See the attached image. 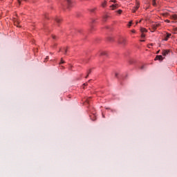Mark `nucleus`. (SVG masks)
<instances>
[{
  "label": "nucleus",
  "instance_id": "f257e3e1",
  "mask_svg": "<svg viewBox=\"0 0 177 177\" xmlns=\"http://www.w3.org/2000/svg\"><path fill=\"white\" fill-rule=\"evenodd\" d=\"M159 26H160V24H152L151 28H152V30H151V32H154V31H156V30H157V28H158Z\"/></svg>",
  "mask_w": 177,
  "mask_h": 177
},
{
  "label": "nucleus",
  "instance_id": "f03ea898",
  "mask_svg": "<svg viewBox=\"0 0 177 177\" xmlns=\"http://www.w3.org/2000/svg\"><path fill=\"white\" fill-rule=\"evenodd\" d=\"M118 43L120 45H125V44H127V39H125L124 37H121Z\"/></svg>",
  "mask_w": 177,
  "mask_h": 177
},
{
  "label": "nucleus",
  "instance_id": "7ed1b4c3",
  "mask_svg": "<svg viewBox=\"0 0 177 177\" xmlns=\"http://www.w3.org/2000/svg\"><path fill=\"white\" fill-rule=\"evenodd\" d=\"M66 2L68 9H70V8H73V1H71V0H66Z\"/></svg>",
  "mask_w": 177,
  "mask_h": 177
},
{
  "label": "nucleus",
  "instance_id": "20e7f679",
  "mask_svg": "<svg viewBox=\"0 0 177 177\" xmlns=\"http://www.w3.org/2000/svg\"><path fill=\"white\" fill-rule=\"evenodd\" d=\"M139 6H140L139 3H136V6L134 7V8L132 10L133 13H135V12H136V10L139 9Z\"/></svg>",
  "mask_w": 177,
  "mask_h": 177
},
{
  "label": "nucleus",
  "instance_id": "39448f33",
  "mask_svg": "<svg viewBox=\"0 0 177 177\" xmlns=\"http://www.w3.org/2000/svg\"><path fill=\"white\" fill-rule=\"evenodd\" d=\"M110 8L112 10H114L115 9H117V8H118V4H113L110 6Z\"/></svg>",
  "mask_w": 177,
  "mask_h": 177
},
{
  "label": "nucleus",
  "instance_id": "423d86ee",
  "mask_svg": "<svg viewBox=\"0 0 177 177\" xmlns=\"http://www.w3.org/2000/svg\"><path fill=\"white\" fill-rule=\"evenodd\" d=\"M169 53V50H164L162 51V55L163 56H167V55H168Z\"/></svg>",
  "mask_w": 177,
  "mask_h": 177
},
{
  "label": "nucleus",
  "instance_id": "0eeeda50",
  "mask_svg": "<svg viewBox=\"0 0 177 177\" xmlns=\"http://www.w3.org/2000/svg\"><path fill=\"white\" fill-rule=\"evenodd\" d=\"M163 57H162V55H157L155 58V60H163Z\"/></svg>",
  "mask_w": 177,
  "mask_h": 177
},
{
  "label": "nucleus",
  "instance_id": "6e6552de",
  "mask_svg": "<svg viewBox=\"0 0 177 177\" xmlns=\"http://www.w3.org/2000/svg\"><path fill=\"white\" fill-rule=\"evenodd\" d=\"M169 37H171V34L167 33V35L165 37L164 41H168V38H169Z\"/></svg>",
  "mask_w": 177,
  "mask_h": 177
},
{
  "label": "nucleus",
  "instance_id": "1a4fd4ad",
  "mask_svg": "<svg viewBox=\"0 0 177 177\" xmlns=\"http://www.w3.org/2000/svg\"><path fill=\"white\" fill-rule=\"evenodd\" d=\"M19 23H20V22H19V20H17V19H16V20L14 21L15 26H17V27H21L20 26H19Z\"/></svg>",
  "mask_w": 177,
  "mask_h": 177
},
{
  "label": "nucleus",
  "instance_id": "9d476101",
  "mask_svg": "<svg viewBox=\"0 0 177 177\" xmlns=\"http://www.w3.org/2000/svg\"><path fill=\"white\" fill-rule=\"evenodd\" d=\"M171 18L173 19V20H177V15L174 14L171 16Z\"/></svg>",
  "mask_w": 177,
  "mask_h": 177
},
{
  "label": "nucleus",
  "instance_id": "9b49d317",
  "mask_svg": "<svg viewBox=\"0 0 177 177\" xmlns=\"http://www.w3.org/2000/svg\"><path fill=\"white\" fill-rule=\"evenodd\" d=\"M55 21H56V23H60V21H62V19L59 18V17H56L55 19Z\"/></svg>",
  "mask_w": 177,
  "mask_h": 177
},
{
  "label": "nucleus",
  "instance_id": "f8f14e48",
  "mask_svg": "<svg viewBox=\"0 0 177 177\" xmlns=\"http://www.w3.org/2000/svg\"><path fill=\"white\" fill-rule=\"evenodd\" d=\"M93 118H92V115H90L91 119L93 121H95V120H96V115H95V113H93Z\"/></svg>",
  "mask_w": 177,
  "mask_h": 177
},
{
  "label": "nucleus",
  "instance_id": "ddd939ff",
  "mask_svg": "<svg viewBox=\"0 0 177 177\" xmlns=\"http://www.w3.org/2000/svg\"><path fill=\"white\" fill-rule=\"evenodd\" d=\"M140 31L141 32H147V29L145 28H141Z\"/></svg>",
  "mask_w": 177,
  "mask_h": 177
},
{
  "label": "nucleus",
  "instance_id": "4468645a",
  "mask_svg": "<svg viewBox=\"0 0 177 177\" xmlns=\"http://www.w3.org/2000/svg\"><path fill=\"white\" fill-rule=\"evenodd\" d=\"M100 55H101V56H104V55H107V53L106 51H101Z\"/></svg>",
  "mask_w": 177,
  "mask_h": 177
},
{
  "label": "nucleus",
  "instance_id": "2eb2a0df",
  "mask_svg": "<svg viewBox=\"0 0 177 177\" xmlns=\"http://www.w3.org/2000/svg\"><path fill=\"white\" fill-rule=\"evenodd\" d=\"M106 5H107V1H104V3H102V8H106Z\"/></svg>",
  "mask_w": 177,
  "mask_h": 177
},
{
  "label": "nucleus",
  "instance_id": "dca6fc26",
  "mask_svg": "<svg viewBox=\"0 0 177 177\" xmlns=\"http://www.w3.org/2000/svg\"><path fill=\"white\" fill-rule=\"evenodd\" d=\"M152 5L153 6H157V3H156V0H153Z\"/></svg>",
  "mask_w": 177,
  "mask_h": 177
},
{
  "label": "nucleus",
  "instance_id": "f3484780",
  "mask_svg": "<svg viewBox=\"0 0 177 177\" xmlns=\"http://www.w3.org/2000/svg\"><path fill=\"white\" fill-rule=\"evenodd\" d=\"M91 74V69H89L87 72V75L86 76V78H88V77L89 76V75Z\"/></svg>",
  "mask_w": 177,
  "mask_h": 177
},
{
  "label": "nucleus",
  "instance_id": "a211bd4d",
  "mask_svg": "<svg viewBox=\"0 0 177 177\" xmlns=\"http://www.w3.org/2000/svg\"><path fill=\"white\" fill-rule=\"evenodd\" d=\"M131 26H132V21H130L129 24H128V27H131Z\"/></svg>",
  "mask_w": 177,
  "mask_h": 177
},
{
  "label": "nucleus",
  "instance_id": "6ab92c4d",
  "mask_svg": "<svg viewBox=\"0 0 177 177\" xmlns=\"http://www.w3.org/2000/svg\"><path fill=\"white\" fill-rule=\"evenodd\" d=\"M118 13L119 15H121V14L122 13V10H118Z\"/></svg>",
  "mask_w": 177,
  "mask_h": 177
},
{
  "label": "nucleus",
  "instance_id": "aec40b11",
  "mask_svg": "<svg viewBox=\"0 0 177 177\" xmlns=\"http://www.w3.org/2000/svg\"><path fill=\"white\" fill-rule=\"evenodd\" d=\"M145 37H146V35H145L144 33H142L141 38H145Z\"/></svg>",
  "mask_w": 177,
  "mask_h": 177
},
{
  "label": "nucleus",
  "instance_id": "412c9836",
  "mask_svg": "<svg viewBox=\"0 0 177 177\" xmlns=\"http://www.w3.org/2000/svg\"><path fill=\"white\" fill-rule=\"evenodd\" d=\"M63 63H64V61H63V59H62L61 62L59 63V64H63Z\"/></svg>",
  "mask_w": 177,
  "mask_h": 177
},
{
  "label": "nucleus",
  "instance_id": "4be33fe9",
  "mask_svg": "<svg viewBox=\"0 0 177 177\" xmlns=\"http://www.w3.org/2000/svg\"><path fill=\"white\" fill-rule=\"evenodd\" d=\"M64 50L65 53H67V48H64Z\"/></svg>",
  "mask_w": 177,
  "mask_h": 177
},
{
  "label": "nucleus",
  "instance_id": "5701e85b",
  "mask_svg": "<svg viewBox=\"0 0 177 177\" xmlns=\"http://www.w3.org/2000/svg\"><path fill=\"white\" fill-rule=\"evenodd\" d=\"M86 103H89V98L85 100Z\"/></svg>",
  "mask_w": 177,
  "mask_h": 177
},
{
  "label": "nucleus",
  "instance_id": "b1692460",
  "mask_svg": "<svg viewBox=\"0 0 177 177\" xmlns=\"http://www.w3.org/2000/svg\"><path fill=\"white\" fill-rule=\"evenodd\" d=\"M131 32H133V34H135V32H136V31L135 30H132Z\"/></svg>",
  "mask_w": 177,
  "mask_h": 177
},
{
  "label": "nucleus",
  "instance_id": "393cba45",
  "mask_svg": "<svg viewBox=\"0 0 177 177\" xmlns=\"http://www.w3.org/2000/svg\"><path fill=\"white\" fill-rule=\"evenodd\" d=\"M53 39H56V36L55 35H53Z\"/></svg>",
  "mask_w": 177,
  "mask_h": 177
},
{
  "label": "nucleus",
  "instance_id": "a878e982",
  "mask_svg": "<svg viewBox=\"0 0 177 177\" xmlns=\"http://www.w3.org/2000/svg\"><path fill=\"white\" fill-rule=\"evenodd\" d=\"M151 46H153V44H149V45H148V48H151Z\"/></svg>",
  "mask_w": 177,
  "mask_h": 177
},
{
  "label": "nucleus",
  "instance_id": "bb28decb",
  "mask_svg": "<svg viewBox=\"0 0 177 177\" xmlns=\"http://www.w3.org/2000/svg\"><path fill=\"white\" fill-rule=\"evenodd\" d=\"M143 68H145V66H142L140 67V69H141V70H143Z\"/></svg>",
  "mask_w": 177,
  "mask_h": 177
},
{
  "label": "nucleus",
  "instance_id": "cd10ccee",
  "mask_svg": "<svg viewBox=\"0 0 177 177\" xmlns=\"http://www.w3.org/2000/svg\"><path fill=\"white\" fill-rule=\"evenodd\" d=\"M165 21H166V23H169L170 22V21L168 20V19H166Z\"/></svg>",
  "mask_w": 177,
  "mask_h": 177
},
{
  "label": "nucleus",
  "instance_id": "c85d7f7f",
  "mask_svg": "<svg viewBox=\"0 0 177 177\" xmlns=\"http://www.w3.org/2000/svg\"><path fill=\"white\" fill-rule=\"evenodd\" d=\"M111 2H113L114 3H115V2H117L115 0H111Z\"/></svg>",
  "mask_w": 177,
  "mask_h": 177
},
{
  "label": "nucleus",
  "instance_id": "c756f323",
  "mask_svg": "<svg viewBox=\"0 0 177 177\" xmlns=\"http://www.w3.org/2000/svg\"><path fill=\"white\" fill-rule=\"evenodd\" d=\"M107 17H108V16H107V15H105V16L104 17V19H107Z\"/></svg>",
  "mask_w": 177,
  "mask_h": 177
},
{
  "label": "nucleus",
  "instance_id": "7c9ffc66",
  "mask_svg": "<svg viewBox=\"0 0 177 177\" xmlns=\"http://www.w3.org/2000/svg\"><path fill=\"white\" fill-rule=\"evenodd\" d=\"M86 83H84V84H83V86H86Z\"/></svg>",
  "mask_w": 177,
  "mask_h": 177
},
{
  "label": "nucleus",
  "instance_id": "2f4dec72",
  "mask_svg": "<svg viewBox=\"0 0 177 177\" xmlns=\"http://www.w3.org/2000/svg\"><path fill=\"white\" fill-rule=\"evenodd\" d=\"M115 77H118V73H115Z\"/></svg>",
  "mask_w": 177,
  "mask_h": 177
},
{
  "label": "nucleus",
  "instance_id": "473e14b6",
  "mask_svg": "<svg viewBox=\"0 0 177 177\" xmlns=\"http://www.w3.org/2000/svg\"><path fill=\"white\" fill-rule=\"evenodd\" d=\"M163 15H164V16H167V13H164Z\"/></svg>",
  "mask_w": 177,
  "mask_h": 177
},
{
  "label": "nucleus",
  "instance_id": "72a5a7b5",
  "mask_svg": "<svg viewBox=\"0 0 177 177\" xmlns=\"http://www.w3.org/2000/svg\"><path fill=\"white\" fill-rule=\"evenodd\" d=\"M94 11H95V9L91 10V12H94Z\"/></svg>",
  "mask_w": 177,
  "mask_h": 177
},
{
  "label": "nucleus",
  "instance_id": "f704fd0d",
  "mask_svg": "<svg viewBox=\"0 0 177 177\" xmlns=\"http://www.w3.org/2000/svg\"><path fill=\"white\" fill-rule=\"evenodd\" d=\"M141 42H145V40H140Z\"/></svg>",
  "mask_w": 177,
  "mask_h": 177
},
{
  "label": "nucleus",
  "instance_id": "c9c22d12",
  "mask_svg": "<svg viewBox=\"0 0 177 177\" xmlns=\"http://www.w3.org/2000/svg\"><path fill=\"white\" fill-rule=\"evenodd\" d=\"M49 59V57H46V59Z\"/></svg>",
  "mask_w": 177,
  "mask_h": 177
},
{
  "label": "nucleus",
  "instance_id": "e433bc0d",
  "mask_svg": "<svg viewBox=\"0 0 177 177\" xmlns=\"http://www.w3.org/2000/svg\"><path fill=\"white\" fill-rule=\"evenodd\" d=\"M138 21H136V24L137 25V24H138Z\"/></svg>",
  "mask_w": 177,
  "mask_h": 177
},
{
  "label": "nucleus",
  "instance_id": "4c0bfd02",
  "mask_svg": "<svg viewBox=\"0 0 177 177\" xmlns=\"http://www.w3.org/2000/svg\"><path fill=\"white\" fill-rule=\"evenodd\" d=\"M111 111L113 112V111H115V110H111Z\"/></svg>",
  "mask_w": 177,
  "mask_h": 177
},
{
  "label": "nucleus",
  "instance_id": "58836bf2",
  "mask_svg": "<svg viewBox=\"0 0 177 177\" xmlns=\"http://www.w3.org/2000/svg\"><path fill=\"white\" fill-rule=\"evenodd\" d=\"M176 31H177V28H176Z\"/></svg>",
  "mask_w": 177,
  "mask_h": 177
},
{
  "label": "nucleus",
  "instance_id": "ea45409f",
  "mask_svg": "<svg viewBox=\"0 0 177 177\" xmlns=\"http://www.w3.org/2000/svg\"><path fill=\"white\" fill-rule=\"evenodd\" d=\"M160 53V51H158V52H157V53Z\"/></svg>",
  "mask_w": 177,
  "mask_h": 177
},
{
  "label": "nucleus",
  "instance_id": "a19ab883",
  "mask_svg": "<svg viewBox=\"0 0 177 177\" xmlns=\"http://www.w3.org/2000/svg\"><path fill=\"white\" fill-rule=\"evenodd\" d=\"M140 21H142V20H140L139 23H140Z\"/></svg>",
  "mask_w": 177,
  "mask_h": 177
}]
</instances>
